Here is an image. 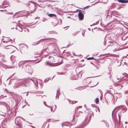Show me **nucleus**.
<instances>
[{
  "label": "nucleus",
  "instance_id": "f704fd0d",
  "mask_svg": "<svg viewBox=\"0 0 128 128\" xmlns=\"http://www.w3.org/2000/svg\"><path fill=\"white\" fill-rule=\"evenodd\" d=\"M125 124H127V122H125Z\"/></svg>",
  "mask_w": 128,
  "mask_h": 128
},
{
  "label": "nucleus",
  "instance_id": "49530a36",
  "mask_svg": "<svg viewBox=\"0 0 128 128\" xmlns=\"http://www.w3.org/2000/svg\"><path fill=\"white\" fill-rule=\"evenodd\" d=\"M93 64V65H94L95 66H95V65H94V64Z\"/></svg>",
  "mask_w": 128,
  "mask_h": 128
},
{
  "label": "nucleus",
  "instance_id": "cd10ccee",
  "mask_svg": "<svg viewBox=\"0 0 128 128\" xmlns=\"http://www.w3.org/2000/svg\"><path fill=\"white\" fill-rule=\"evenodd\" d=\"M21 62H20L19 64H18V66H19V67H20V63Z\"/></svg>",
  "mask_w": 128,
  "mask_h": 128
},
{
  "label": "nucleus",
  "instance_id": "b1692460",
  "mask_svg": "<svg viewBox=\"0 0 128 128\" xmlns=\"http://www.w3.org/2000/svg\"><path fill=\"white\" fill-rule=\"evenodd\" d=\"M4 3L3 4V5H2V6H3V8H4V7H7L8 6H4Z\"/></svg>",
  "mask_w": 128,
  "mask_h": 128
},
{
  "label": "nucleus",
  "instance_id": "4c0bfd02",
  "mask_svg": "<svg viewBox=\"0 0 128 128\" xmlns=\"http://www.w3.org/2000/svg\"><path fill=\"white\" fill-rule=\"evenodd\" d=\"M87 119H88V118H86L85 120H87Z\"/></svg>",
  "mask_w": 128,
  "mask_h": 128
},
{
  "label": "nucleus",
  "instance_id": "7ed1b4c3",
  "mask_svg": "<svg viewBox=\"0 0 128 128\" xmlns=\"http://www.w3.org/2000/svg\"><path fill=\"white\" fill-rule=\"evenodd\" d=\"M118 1L119 2L122 3L128 2V0H118Z\"/></svg>",
  "mask_w": 128,
  "mask_h": 128
},
{
  "label": "nucleus",
  "instance_id": "c85d7f7f",
  "mask_svg": "<svg viewBox=\"0 0 128 128\" xmlns=\"http://www.w3.org/2000/svg\"><path fill=\"white\" fill-rule=\"evenodd\" d=\"M31 127H32V128H35V127H34L33 126H30Z\"/></svg>",
  "mask_w": 128,
  "mask_h": 128
},
{
  "label": "nucleus",
  "instance_id": "4468645a",
  "mask_svg": "<svg viewBox=\"0 0 128 128\" xmlns=\"http://www.w3.org/2000/svg\"><path fill=\"white\" fill-rule=\"evenodd\" d=\"M20 86H21V85H20V84L19 85H17V86H14L13 87H14V88H18Z\"/></svg>",
  "mask_w": 128,
  "mask_h": 128
},
{
  "label": "nucleus",
  "instance_id": "9d476101",
  "mask_svg": "<svg viewBox=\"0 0 128 128\" xmlns=\"http://www.w3.org/2000/svg\"><path fill=\"white\" fill-rule=\"evenodd\" d=\"M32 80L34 83V84H35V86H36V84H35V83H34V82L33 80L31 78H29L28 79V80H27L26 81V83H28V82H27L28 80Z\"/></svg>",
  "mask_w": 128,
  "mask_h": 128
},
{
  "label": "nucleus",
  "instance_id": "1a4fd4ad",
  "mask_svg": "<svg viewBox=\"0 0 128 128\" xmlns=\"http://www.w3.org/2000/svg\"><path fill=\"white\" fill-rule=\"evenodd\" d=\"M48 16L50 17L54 16L56 17V15L54 14H49Z\"/></svg>",
  "mask_w": 128,
  "mask_h": 128
},
{
  "label": "nucleus",
  "instance_id": "c756f323",
  "mask_svg": "<svg viewBox=\"0 0 128 128\" xmlns=\"http://www.w3.org/2000/svg\"><path fill=\"white\" fill-rule=\"evenodd\" d=\"M34 6V10H35V9H36V8H35V5H34V6Z\"/></svg>",
  "mask_w": 128,
  "mask_h": 128
},
{
  "label": "nucleus",
  "instance_id": "a878e982",
  "mask_svg": "<svg viewBox=\"0 0 128 128\" xmlns=\"http://www.w3.org/2000/svg\"><path fill=\"white\" fill-rule=\"evenodd\" d=\"M44 105H45L46 106V105H47L46 104V102H44Z\"/></svg>",
  "mask_w": 128,
  "mask_h": 128
},
{
  "label": "nucleus",
  "instance_id": "f257e3e1",
  "mask_svg": "<svg viewBox=\"0 0 128 128\" xmlns=\"http://www.w3.org/2000/svg\"><path fill=\"white\" fill-rule=\"evenodd\" d=\"M20 119L19 117H17L15 120V122L16 124L18 125H20Z\"/></svg>",
  "mask_w": 128,
  "mask_h": 128
},
{
  "label": "nucleus",
  "instance_id": "f03ea898",
  "mask_svg": "<svg viewBox=\"0 0 128 128\" xmlns=\"http://www.w3.org/2000/svg\"><path fill=\"white\" fill-rule=\"evenodd\" d=\"M78 17L80 20H82L84 18V15L82 13L79 12H78Z\"/></svg>",
  "mask_w": 128,
  "mask_h": 128
},
{
  "label": "nucleus",
  "instance_id": "58836bf2",
  "mask_svg": "<svg viewBox=\"0 0 128 128\" xmlns=\"http://www.w3.org/2000/svg\"><path fill=\"white\" fill-rule=\"evenodd\" d=\"M26 68H28V66H26Z\"/></svg>",
  "mask_w": 128,
  "mask_h": 128
},
{
  "label": "nucleus",
  "instance_id": "bb28decb",
  "mask_svg": "<svg viewBox=\"0 0 128 128\" xmlns=\"http://www.w3.org/2000/svg\"><path fill=\"white\" fill-rule=\"evenodd\" d=\"M45 64H46V65H48V62H46V63Z\"/></svg>",
  "mask_w": 128,
  "mask_h": 128
},
{
  "label": "nucleus",
  "instance_id": "3c124183",
  "mask_svg": "<svg viewBox=\"0 0 128 128\" xmlns=\"http://www.w3.org/2000/svg\"><path fill=\"white\" fill-rule=\"evenodd\" d=\"M37 18H35V19Z\"/></svg>",
  "mask_w": 128,
  "mask_h": 128
},
{
  "label": "nucleus",
  "instance_id": "dca6fc26",
  "mask_svg": "<svg viewBox=\"0 0 128 128\" xmlns=\"http://www.w3.org/2000/svg\"><path fill=\"white\" fill-rule=\"evenodd\" d=\"M46 106L50 108L51 111H52H52H53L52 108V107H51L50 106H48V105H46Z\"/></svg>",
  "mask_w": 128,
  "mask_h": 128
},
{
  "label": "nucleus",
  "instance_id": "e433bc0d",
  "mask_svg": "<svg viewBox=\"0 0 128 128\" xmlns=\"http://www.w3.org/2000/svg\"><path fill=\"white\" fill-rule=\"evenodd\" d=\"M36 83L37 86H38V82H37V81H36Z\"/></svg>",
  "mask_w": 128,
  "mask_h": 128
},
{
  "label": "nucleus",
  "instance_id": "5fc2aeb1",
  "mask_svg": "<svg viewBox=\"0 0 128 128\" xmlns=\"http://www.w3.org/2000/svg\"><path fill=\"white\" fill-rule=\"evenodd\" d=\"M58 90H57V92H58Z\"/></svg>",
  "mask_w": 128,
  "mask_h": 128
},
{
  "label": "nucleus",
  "instance_id": "a18cd8bd",
  "mask_svg": "<svg viewBox=\"0 0 128 128\" xmlns=\"http://www.w3.org/2000/svg\"><path fill=\"white\" fill-rule=\"evenodd\" d=\"M46 49H45L44 50V51H46Z\"/></svg>",
  "mask_w": 128,
  "mask_h": 128
},
{
  "label": "nucleus",
  "instance_id": "412c9836",
  "mask_svg": "<svg viewBox=\"0 0 128 128\" xmlns=\"http://www.w3.org/2000/svg\"><path fill=\"white\" fill-rule=\"evenodd\" d=\"M64 73L62 72L60 73V72H58V74H63Z\"/></svg>",
  "mask_w": 128,
  "mask_h": 128
},
{
  "label": "nucleus",
  "instance_id": "a211bd4d",
  "mask_svg": "<svg viewBox=\"0 0 128 128\" xmlns=\"http://www.w3.org/2000/svg\"><path fill=\"white\" fill-rule=\"evenodd\" d=\"M17 66V64H16V65L15 66H12V67H10V68H15Z\"/></svg>",
  "mask_w": 128,
  "mask_h": 128
},
{
  "label": "nucleus",
  "instance_id": "37998d69",
  "mask_svg": "<svg viewBox=\"0 0 128 128\" xmlns=\"http://www.w3.org/2000/svg\"><path fill=\"white\" fill-rule=\"evenodd\" d=\"M14 74H13V75H12V76H13L14 75Z\"/></svg>",
  "mask_w": 128,
  "mask_h": 128
},
{
  "label": "nucleus",
  "instance_id": "423d86ee",
  "mask_svg": "<svg viewBox=\"0 0 128 128\" xmlns=\"http://www.w3.org/2000/svg\"><path fill=\"white\" fill-rule=\"evenodd\" d=\"M16 29H18L20 32H23V30H22V28L19 26H18L16 27Z\"/></svg>",
  "mask_w": 128,
  "mask_h": 128
},
{
  "label": "nucleus",
  "instance_id": "864d4df0",
  "mask_svg": "<svg viewBox=\"0 0 128 128\" xmlns=\"http://www.w3.org/2000/svg\"><path fill=\"white\" fill-rule=\"evenodd\" d=\"M89 30H90V29H89Z\"/></svg>",
  "mask_w": 128,
  "mask_h": 128
},
{
  "label": "nucleus",
  "instance_id": "8fccbe9b",
  "mask_svg": "<svg viewBox=\"0 0 128 128\" xmlns=\"http://www.w3.org/2000/svg\"><path fill=\"white\" fill-rule=\"evenodd\" d=\"M82 35H83V36H84V35H83V34H82Z\"/></svg>",
  "mask_w": 128,
  "mask_h": 128
},
{
  "label": "nucleus",
  "instance_id": "72a5a7b5",
  "mask_svg": "<svg viewBox=\"0 0 128 128\" xmlns=\"http://www.w3.org/2000/svg\"><path fill=\"white\" fill-rule=\"evenodd\" d=\"M118 117H119V119H120V115H119V114H118Z\"/></svg>",
  "mask_w": 128,
  "mask_h": 128
},
{
  "label": "nucleus",
  "instance_id": "79ce46f5",
  "mask_svg": "<svg viewBox=\"0 0 128 128\" xmlns=\"http://www.w3.org/2000/svg\"><path fill=\"white\" fill-rule=\"evenodd\" d=\"M113 111H112V115H113Z\"/></svg>",
  "mask_w": 128,
  "mask_h": 128
},
{
  "label": "nucleus",
  "instance_id": "393cba45",
  "mask_svg": "<svg viewBox=\"0 0 128 128\" xmlns=\"http://www.w3.org/2000/svg\"><path fill=\"white\" fill-rule=\"evenodd\" d=\"M90 6H86V7H85L84 8H89V7H90Z\"/></svg>",
  "mask_w": 128,
  "mask_h": 128
},
{
  "label": "nucleus",
  "instance_id": "7c9ffc66",
  "mask_svg": "<svg viewBox=\"0 0 128 128\" xmlns=\"http://www.w3.org/2000/svg\"><path fill=\"white\" fill-rule=\"evenodd\" d=\"M18 12H17L13 16V17H14L15 16V15L16 14H18Z\"/></svg>",
  "mask_w": 128,
  "mask_h": 128
},
{
  "label": "nucleus",
  "instance_id": "20e7f679",
  "mask_svg": "<svg viewBox=\"0 0 128 128\" xmlns=\"http://www.w3.org/2000/svg\"><path fill=\"white\" fill-rule=\"evenodd\" d=\"M82 107V106H80L79 107H78L77 108V110L76 109V116L77 117V116H78L79 115V114H80V113H82V112H79L80 113H79V114L78 115V114L77 113H76V110L78 111V108H81V107Z\"/></svg>",
  "mask_w": 128,
  "mask_h": 128
},
{
  "label": "nucleus",
  "instance_id": "f8f14e48",
  "mask_svg": "<svg viewBox=\"0 0 128 128\" xmlns=\"http://www.w3.org/2000/svg\"><path fill=\"white\" fill-rule=\"evenodd\" d=\"M34 61L33 60H24L23 61V62H33Z\"/></svg>",
  "mask_w": 128,
  "mask_h": 128
},
{
  "label": "nucleus",
  "instance_id": "39448f33",
  "mask_svg": "<svg viewBox=\"0 0 128 128\" xmlns=\"http://www.w3.org/2000/svg\"><path fill=\"white\" fill-rule=\"evenodd\" d=\"M8 46H9V47L7 48H10L13 50L15 48V47L14 46L11 45L8 46H6L5 47H7Z\"/></svg>",
  "mask_w": 128,
  "mask_h": 128
},
{
  "label": "nucleus",
  "instance_id": "c03bdc74",
  "mask_svg": "<svg viewBox=\"0 0 128 128\" xmlns=\"http://www.w3.org/2000/svg\"><path fill=\"white\" fill-rule=\"evenodd\" d=\"M96 67L97 69H98V67L97 66V67Z\"/></svg>",
  "mask_w": 128,
  "mask_h": 128
},
{
  "label": "nucleus",
  "instance_id": "c9c22d12",
  "mask_svg": "<svg viewBox=\"0 0 128 128\" xmlns=\"http://www.w3.org/2000/svg\"><path fill=\"white\" fill-rule=\"evenodd\" d=\"M3 42H4L5 43V42H6L5 41H3Z\"/></svg>",
  "mask_w": 128,
  "mask_h": 128
},
{
  "label": "nucleus",
  "instance_id": "5701e85b",
  "mask_svg": "<svg viewBox=\"0 0 128 128\" xmlns=\"http://www.w3.org/2000/svg\"><path fill=\"white\" fill-rule=\"evenodd\" d=\"M48 38H46V39H42L41 40H40V41H42V40H48Z\"/></svg>",
  "mask_w": 128,
  "mask_h": 128
},
{
  "label": "nucleus",
  "instance_id": "aec40b11",
  "mask_svg": "<svg viewBox=\"0 0 128 128\" xmlns=\"http://www.w3.org/2000/svg\"><path fill=\"white\" fill-rule=\"evenodd\" d=\"M7 14H13V13L12 12H9L8 13H7Z\"/></svg>",
  "mask_w": 128,
  "mask_h": 128
},
{
  "label": "nucleus",
  "instance_id": "0eeeda50",
  "mask_svg": "<svg viewBox=\"0 0 128 128\" xmlns=\"http://www.w3.org/2000/svg\"><path fill=\"white\" fill-rule=\"evenodd\" d=\"M69 122H64L62 123V126L63 127V126L64 125H65V126H67L66 124H69Z\"/></svg>",
  "mask_w": 128,
  "mask_h": 128
},
{
  "label": "nucleus",
  "instance_id": "6ab92c4d",
  "mask_svg": "<svg viewBox=\"0 0 128 128\" xmlns=\"http://www.w3.org/2000/svg\"><path fill=\"white\" fill-rule=\"evenodd\" d=\"M26 30L28 32L29 31V30L28 29H26L25 30H24V32H26Z\"/></svg>",
  "mask_w": 128,
  "mask_h": 128
},
{
  "label": "nucleus",
  "instance_id": "2f4dec72",
  "mask_svg": "<svg viewBox=\"0 0 128 128\" xmlns=\"http://www.w3.org/2000/svg\"><path fill=\"white\" fill-rule=\"evenodd\" d=\"M54 106H55V108L54 109H56V108H57V106H56V105H55Z\"/></svg>",
  "mask_w": 128,
  "mask_h": 128
},
{
  "label": "nucleus",
  "instance_id": "4be33fe9",
  "mask_svg": "<svg viewBox=\"0 0 128 128\" xmlns=\"http://www.w3.org/2000/svg\"><path fill=\"white\" fill-rule=\"evenodd\" d=\"M4 97L3 95H1L0 97V99Z\"/></svg>",
  "mask_w": 128,
  "mask_h": 128
},
{
  "label": "nucleus",
  "instance_id": "ddd939ff",
  "mask_svg": "<svg viewBox=\"0 0 128 128\" xmlns=\"http://www.w3.org/2000/svg\"><path fill=\"white\" fill-rule=\"evenodd\" d=\"M99 99L98 98H96V100H95V103L97 104L98 102Z\"/></svg>",
  "mask_w": 128,
  "mask_h": 128
},
{
  "label": "nucleus",
  "instance_id": "9b49d317",
  "mask_svg": "<svg viewBox=\"0 0 128 128\" xmlns=\"http://www.w3.org/2000/svg\"><path fill=\"white\" fill-rule=\"evenodd\" d=\"M0 104L3 105L5 106H6V105H7L6 104L5 102H0Z\"/></svg>",
  "mask_w": 128,
  "mask_h": 128
},
{
  "label": "nucleus",
  "instance_id": "ea45409f",
  "mask_svg": "<svg viewBox=\"0 0 128 128\" xmlns=\"http://www.w3.org/2000/svg\"><path fill=\"white\" fill-rule=\"evenodd\" d=\"M6 97V96H4V97Z\"/></svg>",
  "mask_w": 128,
  "mask_h": 128
},
{
  "label": "nucleus",
  "instance_id": "a19ab883",
  "mask_svg": "<svg viewBox=\"0 0 128 128\" xmlns=\"http://www.w3.org/2000/svg\"><path fill=\"white\" fill-rule=\"evenodd\" d=\"M33 12H34L33 11H31V12H32V13H33Z\"/></svg>",
  "mask_w": 128,
  "mask_h": 128
},
{
  "label": "nucleus",
  "instance_id": "09e8293b",
  "mask_svg": "<svg viewBox=\"0 0 128 128\" xmlns=\"http://www.w3.org/2000/svg\"><path fill=\"white\" fill-rule=\"evenodd\" d=\"M106 38V36L105 37V38Z\"/></svg>",
  "mask_w": 128,
  "mask_h": 128
},
{
  "label": "nucleus",
  "instance_id": "6e6552de",
  "mask_svg": "<svg viewBox=\"0 0 128 128\" xmlns=\"http://www.w3.org/2000/svg\"><path fill=\"white\" fill-rule=\"evenodd\" d=\"M22 85L21 86H25V87H28V85L22 82L21 83Z\"/></svg>",
  "mask_w": 128,
  "mask_h": 128
},
{
  "label": "nucleus",
  "instance_id": "2eb2a0df",
  "mask_svg": "<svg viewBox=\"0 0 128 128\" xmlns=\"http://www.w3.org/2000/svg\"><path fill=\"white\" fill-rule=\"evenodd\" d=\"M95 60V59L93 57H90L88 58H87V60Z\"/></svg>",
  "mask_w": 128,
  "mask_h": 128
},
{
  "label": "nucleus",
  "instance_id": "473e14b6",
  "mask_svg": "<svg viewBox=\"0 0 128 128\" xmlns=\"http://www.w3.org/2000/svg\"><path fill=\"white\" fill-rule=\"evenodd\" d=\"M91 116H92V115H91V114H90V118H89V119H90V116L91 117Z\"/></svg>",
  "mask_w": 128,
  "mask_h": 128
},
{
  "label": "nucleus",
  "instance_id": "603ef678",
  "mask_svg": "<svg viewBox=\"0 0 128 128\" xmlns=\"http://www.w3.org/2000/svg\"><path fill=\"white\" fill-rule=\"evenodd\" d=\"M89 30H90V29H89Z\"/></svg>",
  "mask_w": 128,
  "mask_h": 128
},
{
  "label": "nucleus",
  "instance_id": "f3484780",
  "mask_svg": "<svg viewBox=\"0 0 128 128\" xmlns=\"http://www.w3.org/2000/svg\"><path fill=\"white\" fill-rule=\"evenodd\" d=\"M14 56H11L10 58L12 60H14Z\"/></svg>",
  "mask_w": 128,
  "mask_h": 128
},
{
  "label": "nucleus",
  "instance_id": "de8ad7c7",
  "mask_svg": "<svg viewBox=\"0 0 128 128\" xmlns=\"http://www.w3.org/2000/svg\"><path fill=\"white\" fill-rule=\"evenodd\" d=\"M28 94H26V96H27L28 95Z\"/></svg>",
  "mask_w": 128,
  "mask_h": 128
}]
</instances>
